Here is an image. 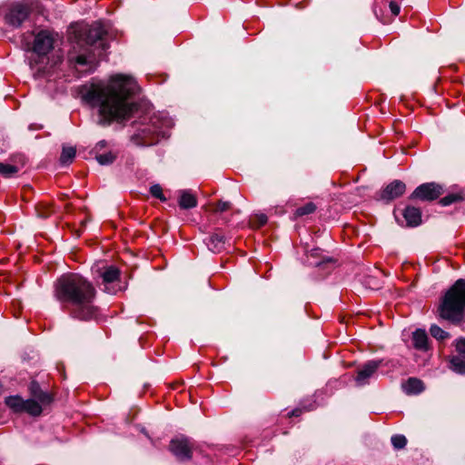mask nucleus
I'll return each instance as SVG.
<instances>
[{
  "label": "nucleus",
  "mask_w": 465,
  "mask_h": 465,
  "mask_svg": "<svg viewBox=\"0 0 465 465\" xmlns=\"http://www.w3.org/2000/svg\"><path fill=\"white\" fill-rule=\"evenodd\" d=\"M150 193L153 197L159 199L160 201H162V202L166 201V198L163 193V189L159 184L152 185L150 188Z\"/></svg>",
  "instance_id": "nucleus-29"
},
{
  "label": "nucleus",
  "mask_w": 465,
  "mask_h": 465,
  "mask_svg": "<svg viewBox=\"0 0 465 465\" xmlns=\"http://www.w3.org/2000/svg\"><path fill=\"white\" fill-rule=\"evenodd\" d=\"M193 448V441L183 436L173 439L170 442L171 452L181 461L192 459Z\"/></svg>",
  "instance_id": "nucleus-9"
},
{
  "label": "nucleus",
  "mask_w": 465,
  "mask_h": 465,
  "mask_svg": "<svg viewBox=\"0 0 465 465\" xmlns=\"http://www.w3.org/2000/svg\"><path fill=\"white\" fill-rule=\"evenodd\" d=\"M450 368L456 373L465 374V360L459 356H454L450 361Z\"/></svg>",
  "instance_id": "nucleus-22"
},
{
  "label": "nucleus",
  "mask_w": 465,
  "mask_h": 465,
  "mask_svg": "<svg viewBox=\"0 0 465 465\" xmlns=\"http://www.w3.org/2000/svg\"><path fill=\"white\" fill-rule=\"evenodd\" d=\"M464 199L461 193H450L440 200L442 206H449L454 203L461 202Z\"/></svg>",
  "instance_id": "nucleus-25"
},
{
  "label": "nucleus",
  "mask_w": 465,
  "mask_h": 465,
  "mask_svg": "<svg viewBox=\"0 0 465 465\" xmlns=\"http://www.w3.org/2000/svg\"><path fill=\"white\" fill-rule=\"evenodd\" d=\"M402 214L409 227H416L421 223V211L420 208L406 206Z\"/></svg>",
  "instance_id": "nucleus-13"
},
{
  "label": "nucleus",
  "mask_w": 465,
  "mask_h": 465,
  "mask_svg": "<svg viewBox=\"0 0 465 465\" xmlns=\"http://www.w3.org/2000/svg\"><path fill=\"white\" fill-rule=\"evenodd\" d=\"M42 407L37 400L29 399L25 401L23 411H25L32 416H38L42 413Z\"/></svg>",
  "instance_id": "nucleus-20"
},
{
  "label": "nucleus",
  "mask_w": 465,
  "mask_h": 465,
  "mask_svg": "<svg viewBox=\"0 0 465 465\" xmlns=\"http://www.w3.org/2000/svg\"><path fill=\"white\" fill-rule=\"evenodd\" d=\"M76 150L74 147H63V151L60 156V162L62 164H69L73 162L75 157Z\"/></svg>",
  "instance_id": "nucleus-23"
},
{
  "label": "nucleus",
  "mask_w": 465,
  "mask_h": 465,
  "mask_svg": "<svg viewBox=\"0 0 465 465\" xmlns=\"http://www.w3.org/2000/svg\"><path fill=\"white\" fill-rule=\"evenodd\" d=\"M322 261H317L315 262H309V264L310 265H313V266H319L321 263H322Z\"/></svg>",
  "instance_id": "nucleus-38"
},
{
  "label": "nucleus",
  "mask_w": 465,
  "mask_h": 465,
  "mask_svg": "<svg viewBox=\"0 0 465 465\" xmlns=\"http://www.w3.org/2000/svg\"><path fill=\"white\" fill-rule=\"evenodd\" d=\"M5 403L7 407L13 410L15 412H22L23 407L25 405V400H23L20 396H8L5 400Z\"/></svg>",
  "instance_id": "nucleus-19"
},
{
  "label": "nucleus",
  "mask_w": 465,
  "mask_h": 465,
  "mask_svg": "<svg viewBox=\"0 0 465 465\" xmlns=\"http://www.w3.org/2000/svg\"><path fill=\"white\" fill-rule=\"evenodd\" d=\"M382 364L383 360H371L363 363L357 370V374L354 378L356 385L361 387L369 384L371 379L378 376V370Z\"/></svg>",
  "instance_id": "nucleus-8"
},
{
  "label": "nucleus",
  "mask_w": 465,
  "mask_h": 465,
  "mask_svg": "<svg viewBox=\"0 0 465 465\" xmlns=\"http://www.w3.org/2000/svg\"><path fill=\"white\" fill-rule=\"evenodd\" d=\"M439 316L452 323L459 324L465 315V278L457 280L442 296Z\"/></svg>",
  "instance_id": "nucleus-3"
},
{
  "label": "nucleus",
  "mask_w": 465,
  "mask_h": 465,
  "mask_svg": "<svg viewBox=\"0 0 465 465\" xmlns=\"http://www.w3.org/2000/svg\"><path fill=\"white\" fill-rule=\"evenodd\" d=\"M313 408H314V407H313L312 405H311V406H310V407H308V408L304 406V409H305V410H307V411L313 410Z\"/></svg>",
  "instance_id": "nucleus-39"
},
{
  "label": "nucleus",
  "mask_w": 465,
  "mask_h": 465,
  "mask_svg": "<svg viewBox=\"0 0 465 465\" xmlns=\"http://www.w3.org/2000/svg\"><path fill=\"white\" fill-rule=\"evenodd\" d=\"M204 242L211 252L218 253L224 249L225 237L219 232H214L207 237Z\"/></svg>",
  "instance_id": "nucleus-14"
},
{
  "label": "nucleus",
  "mask_w": 465,
  "mask_h": 465,
  "mask_svg": "<svg viewBox=\"0 0 465 465\" xmlns=\"http://www.w3.org/2000/svg\"><path fill=\"white\" fill-rule=\"evenodd\" d=\"M402 389L407 394H419L424 390L423 382L417 378H409L402 384Z\"/></svg>",
  "instance_id": "nucleus-16"
},
{
  "label": "nucleus",
  "mask_w": 465,
  "mask_h": 465,
  "mask_svg": "<svg viewBox=\"0 0 465 465\" xmlns=\"http://www.w3.org/2000/svg\"><path fill=\"white\" fill-rule=\"evenodd\" d=\"M136 81L125 74L112 75L107 82L93 83L82 93L84 101L99 115L98 123L109 125L113 122L129 120L137 105L132 97L137 93Z\"/></svg>",
  "instance_id": "nucleus-1"
},
{
  "label": "nucleus",
  "mask_w": 465,
  "mask_h": 465,
  "mask_svg": "<svg viewBox=\"0 0 465 465\" xmlns=\"http://www.w3.org/2000/svg\"><path fill=\"white\" fill-rule=\"evenodd\" d=\"M389 6L393 15H398L400 14L401 6L398 3L391 1L390 2Z\"/></svg>",
  "instance_id": "nucleus-33"
},
{
  "label": "nucleus",
  "mask_w": 465,
  "mask_h": 465,
  "mask_svg": "<svg viewBox=\"0 0 465 465\" xmlns=\"http://www.w3.org/2000/svg\"><path fill=\"white\" fill-rule=\"evenodd\" d=\"M412 345L416 350L422 351L429 349L428 335L425 330L417 329L412 332Z\"/></svg>",
  "instance_id": "nucleus-15"
},
{
  "label": "nucleus",
  "mask_w": 465,
  "mask_h": 465,
  "mask_svg": "<svg viewBox=\"0 0 465 465\" xmlns=\"http://www.w3.org/2000/svg\"><path fill=\"white\" fill-rule=\"evenodd\" d=\"M406 190V185L400 180H394L390 183L381 193L380 198L390 202L401 196Z\"/></svg>",
  "instance_id": "nucleus-12"
},
{
  "label": "nucleus",
  "mask_w": 465,
  "mask_h": 465,
  "mask_svg": "<svg viewBox=\"0 0 465 465\" xmlns=\"http://www.w3.org/2000/svg\"><path fill=\"white\" fill-rule=\"evenodd\" d=\"M104 28L100 24H94L85 32L84 38L80 39V42L84 41V45L88 47L98 45L103 50H105L107 44L104 39Z\"/></svg>",
  "instance_id": "nucleus-10"
},
{
  "label": "nucleus",
  "mask_w": 465,
  "mask_h": 465,
  "mask_svg": "<svg viewBox=\"0 0 465 465\" xmlns=\"http://www.w3.org/2000/svg\"><path fill=\"white\" fill-rule=\"evenodd\" d=\"M259 226H262L267 223V216L265 214H260L258 217Z\"/></svg>",
  "instance_id": "nucleus-35"
},
{
  "label": "nucleus",
  "mask_w": 465,
  "mask_h": 465,
  "mask_svg": "<svg viewBox=\"0 0 465 465\" xmlns=\"http://www.w3.org/2000/svg\"><path fill=\"white\" fill-rule=\"evenodd\" d=\"M455 348L458 353L465 357V338H459L455 341Z\"/></svg>",
  "instance_id": "nucleus-31"
},
{
  "label": "nucleus",
  "mask_w": 465,
  "mask_h": 465,
  "mask_svg": "<svg viewBox=\"0 0 465 465\" xmlns=\"http://www.w3.org/2000/svg\"><path fill=\"white\" fill-rule=\"evenodd\" d=\"M54 41L53 32L41 30L35 34L32 44H25V50L32 53V55L28 58L29 65L33 70H35L38 74H45L48 72V55L54 49Z\"/></svg>",
  "instance_id": "nucleus-5"
},
{
  "label": "nucleus",
  "mask_w": 465,
  "mask_h": 465,
  "mask_svg": "<svg viewBox=\"0 0 465 465\" xmlns=\"http://www.w3.org/2000/svg\"><path fill=\"white\" fill-rule=\"evenodd\" d=\"M391 444L395 449H403L407 444V439L403 435L396 434L391 439Z\"/></svg>",
  "instance_id": "nucleus-28"
},
{
  "label": "nucleus",
  "mask_w": 465,
  "mask_h": 465,
  "mask_svg": "<svg viewBox=\"0 0 465 465\" xmlns=\"http://www.w3.org/2000/svg\"><path fill=\"white\" fill-rule=\"evenodd\" d=\"M94 54L91 55L90 54H81L75 57V62L78 64L85 65V64H91L94 61Z\"/></svg>",
  "instance_id": "nucleus-30"
},
{
  "label": "nucleus",
  "mask_w": 465,
  "mask_h": 465,
  "mask_svg": "<svg viewBox=\"0 0 465 465\" xmlns=\"http://www.w3.org/2000/svg\"><path fill=\"white\" fill-rule=\"evenodd\" d=\"M320 251L321 250L319 248L311 250L310 254L308 255V258L309 257H317L319 255Z\"/></svg>",
  "instance_id": "nucleus-36"
},
{
  "label": "nucleus",
  "mask_w": 465,
  "mask_h": 465,
  "mask_svg": "<svg viewBox=\"0 0 465 465\" xmlns=\"http://www.w3.org/2000/svg\"><path fill=\"white\" fill-rule=\"evenodd\" d=\"M173 120L165 114H154L147 123H142L132 135V141L141 146H151L169 136Z\"/></svg>",
  "instance_id": "nucleus-4"
},
{
  "label": "nucleus",
  "mask_w": 465,
  "mask_h": 465,
  "mask_svg": "<svg viewBox=\"0 0 465 465\" xmlns=\"http://www.w3.org/2000/svg\"><path fill=\"white\" fill-rule=\"evenodd\" d=\"M31 8L24 4L15 3L9 6L5 15V22L11 27L18 28L30 15Z\"/></svg>",
  "instance_id": "nucleus-6"
},
{
  "label": "nucleus",
  "mask_w": 465,
  "mask_h": 465,
  "mask_svg": "<svg viewBox=\"0 0 465 465\" xmlns=\"http://www.w3.org/2000/svg\"><path fill=\"white\" fill-rule=\"evenodd\" d=\"M94 158L101 165H108L114 162L116 155L113 152L99 153L96 152Z\"/></svg>",
  "instance_id": "nucleus-21"
},
{
  "label": "nucleus",
  "mask_w": 465,
  "mask_h": 465,
  "mask_svg": "<svg viewBox=\"0 0 465 465\" xmlns=\"http://www.w3.org/2000/svg\"><path fill=\"white\" fill-rule=\"evenodd\" d=\"M315 210H316V205L311 202V203H307L306 204L297 208L295 210L294 214L298 217H301L303 215L311 214V213H314Z\"/></svg>",
  "instance_id": "nucleus-27"
},
{
  "label": "nucleus",
  "mask_w": 465,
  "mask_h": 465,
  "mask_svg": "<svg viewBox=\"0 0 465 465\" xmlns=\"http://www.w3.org/2000/svg\"><path fill=\"white\" fill-rule=\"evenodd\" d=\"M430 332L433 338L439 341H443L450 336L449 332L445 331L443 329H441L440 326L436 324H432L430 326Z\"/></svg>",
  "instance_id": "nucleus-26"
},
{
  "label": "nucleus",
  "mask_w": 465,
  "mask_h": 465,
  "mask_svg": "<svg viewBox=\"0 0 465 465\" xmlns=\"http://www.w3.org/2000/svg\"><path fill=\"white\" fill-rule=\"evenodd\" d=\"M197 199L189 191H181L179 198V206L182 209H192L196 207Z\"/></svg>",
  "instance_id": "nucleus-17"
},
{
  "label": "nucleus",
  "mask_w": 465,
  "mask_h": 465,
  "mask_svg": "<svg viewBox=\"0 0 465 465\" xmlns=\"http://www.w3.org/2000/svg\"><path fill=\"white\" fill-rule=\"evenodd\" d=\"M106 145H107V143L104 140L98 142L93 149V153H95L96 152L101 153L102 150L106 147Z\"/></svg>",
  "instance_id": "nucleus-34"
},
{
  "label": "nucleus",
  "mask_w": 465,
  "mask_h": 465,
  "mask_svg": "<svg viewBox=\"0 0 465 465\" xmlns=\"http://www.w3.org/2000/svg\"><path fill=\"white\" fill-rule=\"evenodd\" d=\"M101 278L102 283L104 284V291L107 293L114 294L117 289L113 284L119 281V269L114 265L106 266L101 272Z\"/></svg>",
  "instance_id": "nucleus-11"
},
{
  "label": "nucleus",
  "mask_w": 465,
  "mask_h": 465,
  "mask_svg": "<svg viewBox=\"0 0 465 465\" xmlns=\"http://www.w3.org/2000/svg\"><path fill=\"white\" fill-rule=\"evenodd\" d=\"M95 292L93 283L78 273L64 274L54 282V297L78 320L96 316Z\"/></svg>",
  "instance_id": "nucleus-2"
},
{
  "label": "nucleus",
  "mask_w": 465,
  "mask_h": 465,
  "mask_svg": "<svg viewBox=\"0 0 465 465\" xmlns=\"http://www.w3.org/2000/svg\"><path fill=\"white\" fill-rule=\"evenodd\" d=\"M29 390L34 399L37 400L41 403L45 404L51 401L50 395L47 392L43 391L36 381L31 382Z\"/></svg>",
  "instance_id": "nucleus-18"
},
{
  "label": "nucleus",
  "mask_w": 465,
  "mask_h": 465,
  "mask_svg": "<svg viewBox=\"0 0 465 465\" xmlns=\"http://www.w3.org/2000/svg\"><path fill=\"white\" fill-rule=\"evenodd\" d=\"M19 172V168L15 165L0 163V174L5 178H10Z\"/></svg>",
  "instance_id": "nucleus-24"
},
{
  "label": "nucleus",
  "mask_w": 465,
  "mask_h": 465,
  "mask_svg": "<svg viewBox=\"0 0 465 465\" xmlns=\"http://www.w3.org/2000/svg\"><path fill=\"white\" fill-rule=\"evenodd\" d=\"M443 193V187L436 183H425L419 185L410 195L411 200L431 202L438 199Z\"/></svg>",
  "instance_id": "nucleus-7"
},
{
  "label": "nucleus",
  "mask_w": 465,
  "mask_h": 465,
  "mask_svg": "<svg viewBox=\"0 0 465 465\" xmlns=\"http://www.w3.org/2000/svg\"><path fill=\"white\" fill-rule=\"evenodd\" d=\"M301 413H302V409L297 408V409L292 410V411L290 412V416H295V417H298Z\"/></svg>",
  "instance_id": "nucleus-37"
},
{
  "label": "nucleus",
  "mask_w": 465,
  "mask_h": 465,
  "mask_svg": "<svg viewBox=\"0 0 465 465\" xmlns=\"http://www.w3.org/2000/svg\"><path fill=\"white\" fill-rule=\"evenodd\" d=\"M232 203L230 202L220 201L216 207V212H225L231 208Z\"/></svg>",
  "instance_id": "nucleus-32"
}]
</instances>
